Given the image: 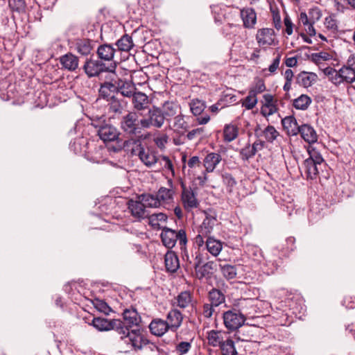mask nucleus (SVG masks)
Instances as JSON below:
<instances>
[{
  "label": "nucleus",
  "mask_w": 355,
  "mask_h": 355,
  "mask_svg": "<svg viewBox=\"0 0 355 355\" xmlns=\"http://www.w3.org/2000/svg\"><path fill=\"white\" fill-rule=\"evenodd\" d=\"M292 304L290 303V309L293 310V314L296 318H301V313H303L306 309L304 304V300L302 296L297 295L291 299Z\"/></svg>",
  "instance_id": "obj_31"
},
{
  "label": "nucleus",
  "mask_w": 355,
  "mask_h": 355,
  "mask_svg": "<svg viewBox=\"0 0 355 355\" xmlns=\"http://www.w3.org/2000/svg\"><path fill=\"white\" fill-rule=\"evenodd\" d=\"M205 130V129L203 127L193 129L187 133V137L189 140H193L196 138L201 139L204 137Z\"/></svg>",
  "instance_id": "obj_56"
},
{
  "label": "nucleus",
  "mask_w": 355,
  "mask_h": 355,
  "mask_svg": "<svg viewBox=\"0 0 355 355\" xmlns=\"http://www.w3.org/2000/svg\"><path fill=\"white\" fill-rule=\"evenodd\" d=\"M340 77L341 83L345 82L347 83H352L355 81V70L343 66L340 69Z\"/></svg>",
  "instance_id": "obj_41"
},
{
  "label": "nucleus",
  "mask_w": 355,
  "mask_h": 355,
  "mask_svg": "<svg viewBox=\"0 0 355 355\" xmlns=\"http://www.w3.org/2000/svg\"><path fill=\"white\" fill-rule=\"evenodd\" d=\"M175 303L180 309L187 308L192 302V295L190 291H182L175 297Z\"/></svg>",
  "instance_id": "obj_37"
},
{
  "label": "nucleus",
  "mask_w": 355,
  "mask_h": 355,
  "mask_svg": "<svg viewBox=\"0 0 355 355\" xmlns=\"http://www.w3.org/2000/svg\"><path fill=\"white\" fill-rule=\"evenodd\" d=\"M123 320L121 322L124 323L129 331H130V328L138 325L141 320L138 313L134 309H125L123 313Z\"/></svg>",
  "instance_id": "obj_21"
},
{
  "label": "nucleus",
  "mask_w": 355,
  "mask_h": 355,
  "mask_svg": "<svg viewBox=\"0 0 355 355\" xmlns=\"http://www.w3.org/2000/svg\"><path fill=\"white\" fill-rule=\"evenodd\" d=\"M116 49L110 44H102L97 49L98 58L103 61H112Z\"/></svg>",
  "instance_id": "obj_28"
},
{
  "label": "nucleus",
  "mask_w": 355,
  "mask_h": 355,
  "mask_svg": "<svg viewBox=\"0 0 355 355\" xmlns=\"http://www.w3.org/2000/svg\"><path fill=\"white\" fill-rule=\"evenodd\" d=\"M92 325L99 331H116L121 335V340L135 351L141 349L143 345L148 343V340L144 338L139 330L129 331L121 320H109L103 318H94Z\"/></svg>",
  "instance_id": "obj_1"
},
{
  "label": "nucleus",
  "mask_w": 355,
  "mask_h": 355,
  "mask_svg": "<svg viewBox=\"0 0 355 355\" xmlns=\"http://www.w3.org/2000/svg\"><path fill=\"white\" fill-rule=\"evenodd\" d=\"M116 93V85L110 82H105L101 84L99 91V99H103L106 101L115 96Z\"/></svg>",
  "instance_id": "obj_26"
},
{
  "label": "nucleus",
  "mask_w": 355,
  "mask_h": 355,
  "mask_svg": "<svg viewBox=\"0 0 355 355\" xmlns=\"http://www.w3.org/2000/svg\"><path fill=\"white\" fill-rule=\"evenodd\" d=\"M8 6L12 12L24 13L26 9L25 0H8Z\"/></svg>",
  "instance_id": "obj_46"
},
{
  "label": "nucleus",
  "mask_w": 355,
  "mask_h": 355,
  "mask_svg": "<svg viewBox=\"0 0 355 355\" xmlns=\"http://www.w3.org/2000/svg\"><path fill=\"white\" fill-rule=\"evenodd\" d=\"M137 199L141 200L146 207L157 208L160 207L156 193H143L138 196Z\"/></svg>",
  "instance_id": "obj_36"
},
{
  "label": "nucleus",
  "mask_w": 355,
  "mask_h": 355,
  "mask_svg": "<svg viewBox=\"0 0 355 355\" xmlns=\"http://www.w3.org/2000/svg\"><path fill=\"white\" fill-rule=\"evenodd\" d=\"M247 317L241 313L236 312L232 309L224 311L223 313V320L225 328L234 331L241 327L245 322Z\"/></svg>",
  "instance_id": "obj_9"
},
{
  "label": "nucleus",
  "mask_w": 355,
  "mask_h": 355,
  "mask_svg": "<svg viewBox=\"0 0 355 355\" xmlns=\"http://www.w3.org/2000/svg\"><path fill=\"white\" fill-rule=\"evenodd\" d=\"M136 89L135 85L129 81L119 80L116 85V93H120L125 97L132 98L137 92Z\"/></svg>",
  "instance_id": "obj_30"
},
{
  "label": "nucleus",
  "mask_w": 355,
  "mask_h": 355,
  "mask_svg": "<svg viewBox=\"0 0 355 355\" xmlns=\"http://www.w3.org/2000/svg\"><path fill=\"white\" fill-rule=\"evenodd\" d=\"M94 306L100 312L103 313L105 314H108L111 310L110 307L107 305V304L99 299H95L93 302Z\"/></svg>",
  "instance_id": "obj_55"
},
{
  "label": "nucleus",
  "mask_w": 355,
  "mask_h": 355,
  "mask_svg": "<svg viewBox=\"0 0 355 355\" xmlns=\"http://www.w3.org/2000/svg\"><path fill=\"white\" fill-rule=\"evenodd\" d=\"M324 25L325 28L332 33H336L338 31V23L334 15L327 17Z\"/></svg>",
  "instance_id": "obj_52"
},
{
  "label": "nucleus",
  "mask_w": 355,
  "mask_h": 355,
  "mask_svg": "<svg viewBox=\"0 0 355 355\" xmlns=\"http://www.w3.org/2000/svg\"><path fill=\"white\" fill-rule=\"evenodd\" d=\"M205 107V102L198 98L192 100L190 103V110L195 116L202 114Z\"/></svg>",
  "instance_id": "obj_48"
},
{
  "label": "nucleus",
  "mask_w": 355,
  "mask_h": 355,
  "mask_svg": "<svg viewBox=\"0 0 355 355\" xmlns=\"http://www.w3.org/2000/svg\"><path fill=\"white\" fill-rule=\"evenodd\" d=\"M263 135L268 141L272 142L278 135L277 131L272 126H268L263 131Z\"/></svg>",
  "instance_id": "obj_60"
},
{
  "label": "nucleus",
  "mask_w": 355,
  "mask_h": 355,
  "mask_svg": "<svg viewBox=\"0 0 355 355\" xmlns=\"http://www.w3.org/2000/svg\"><path fill=\"white\" fill-rule=\"evenodd\" d=\"M168 137L166 134H161L155 137L154 141L157 147L162 148L165 147V145L168 141Z\"/></svg>",
  "instance_id": "obj_63"
},
{
  "label": "nucleus",
  "mask_w": 355,
  "mask_h": 355,
  "mask_svg": "<svg viewBox=\"0 0 355 355\" xmlns=\"http://www.w3.org/2000/svg\"><path fill=\"white\" fill-rule=\"evenodd\" d=\"M261 103L262 104L261 113L263 116L266 117L269 116L276 112L277 107L272 95L269 94H264Z\"/></svg>",
  "instance_id": "obj_17"
},
{
  "label": "nucleus",
  "mask_w": 355,
  "mask_h": 355,
  "mask_svg": "<svg viewBox=\"0 0 355 355\" xmlns=\"http://www.w3.org/2000/svg\"><path fill=\"white\" fill-rule=\"evenodd\" d=\"M164 263L167 272H175L180 268V261L177 254L171 250L167 251L164 256Z\"/></svg>",
  "instance_id": "obj_22"
},
{
  "label": "nucleus",
  "mask_w": 355,
  "mask_h": 355,
  "mask_svg": "<svg viewBox=\"0 0 355 355\" xmlns=\"http://www.w3.org/2000/svg\"><path fill=\"white\" fill-rule=\"evenodd\" d=\"M332 56L327 52L321 51L318 53H312L311 55V60L312 62L320 66L323 62L331 60Z\"/></svg>",
  "instance_id": "obj_47"
},
{
  "label": "nucleus",
  "mask_w": 355,
  "mask_h": 355,
  "mask_svg": "<svg viewBox=\"0 0 355 355\" xmlns=\"http://www.w3.org/2000/svg\"><path fill=\"white\" fill-rule=\"evenodd\" d=\"M178 107V105L173 102L166 101L163 104L160 108L165 121L169 120L176 114Z\"/></svg>",
  "instance_id": "obj_39"
},
{
  "label": "nucleus",
  "mask_w": 355,
  "mask_h": 355,
  "mask_svg": "<svg viewBox=\"0 0 355 355\" xmlns=\"http://www.w3.org/2000/svg\"><path fill=\"white\" fill-rule=\"evenodd\" d=\"M181 250V254L183 261L186 263V267L187 268L192 269V265L193 263V259H192L188 253V251L187 250V245H184V248H180Z\"/></svg>",
  "instance_id": "obj_61"
},
{
  "label": "nucleus",
  "mask_w": 355,
  "mask_h": 355,
  "mask_svg": "<svg viewBox=\"0 0 355 355\" xmlns=\"http://www.w3.org/2000/svg\"><path fill=\"white\" fill-rule=\"evenodd\" d=\"M128 208L130 210L132 216L138 220L144 219L149 216V212L146 209V206L141 201L130 200L128 202Z\"/></svg>",
  "instance_id": "obj_13"
},
{
  "label": "nucleus",
  "mask_w": 355,
  "mask_h": 355,
  "mask_svg": "<svg viewBox=\"0 0 355 355\" xmlns=\"http://www.w3.org/2000/svg\"><path fill=\"white\" fill-rule=\"evenodd\" d=\"M227 336L228 333L225 331L211 329L207 331L206 338L208 345L213 347H220Z\"/></svg>",
  "instance_id": "obj_14"
},
{
  "label": "nucleus",
  "mask_w": 355,
  "mask_h": 355,
  "mask_svg": "<svg viewBox=\"0 0 355 355\" xmlns=\"http://www.w3.org/2000/svg\"><path fill=\"white\" fill-rule=\"evenodd\" d=\"M207 300L209 304L217 308L225 303V295L220 290L212 288L208 293Z\"/></svg>",
  "instance_id": "obj_27"
},
{
  "label": "nucleus",
  "mask_w": 355,
  "mask_h": 355,
  "mask_svg": "<svg viewBox=\"0 0 355 355\" xmlns=\"http://www.w3.org/2000/svg\"><path fill=\"white\" fill-rule=\"evenodd\" d=\"M107 107L110 112L114 114H121L123 110V106L121 101L116 97L107 101Z\"/></svg>",
  "instance_id": "obj_50"
},
{
  "label": "nucleus",
  "mask_w": 355,
  "mask_h": 355,
  "mask_svg": "<svg viewBox=\"0 0 355 355\" xmlns=\"http://www.w3.org/2000/svg\"><path fill=\"white\" fill-rule=\"evenodd\" d=\"M115 44L119 51L125 52L130 51L135 46L132 37L128 34L123 35Z\"/></svg>",
  "instance_id": "obj_35"
},
{
  "label": "nucleus",
  "mask_w": 355,
  "mask_h": 355,
  "mask_svg": "<svg viewBox=\"0 0 355 355\" xmlns=\"http://www.w3.org/2000/svg\"><path fill=\"white\" fill-rule=\"evenodd\" d=\"M256 40L260 47L266 49L276 44V36L272 28H263L257 31Z\"/></svg>",
  "instance_id": "obj_11"
},
{
  "label": "nucleus",
  "mask_w": 355,
  "mask_h": 355,
  "mask_svg": "<svg viewBox=\"0 0 355 355\" xmlns=\"http://www.w3.org/2000/svg\"><path fill=\"white\" fill-rule=\"evenodd\" d=\"M318 80V75L313 72L302 71L296 77V83L307 88L313 85Z\"/></svg>",
  "instance_id": "obj_23"
},
{
  "label": "nucleus",
  "mask_w": 355,
  "mask_h": 355,
  "mask_svg": "<svg viewBox=\"0 0 355 355\" xmlns=\"http://www.w3.org/2000/svg\"><path fill=\"white\" fill-rule=\"evenodd\" d=\"M192 340H191V341H182L176 345L175 350L179 355L186 354L190 351L192 346Z\"/></svg>",
  "instance_id": "obj_54"
},
{
  "label": "nucleus",
  "mask_w": 355,
  "mask_h": 355,
  "mask_svg": "<svg viewBox=\"0 0 355 355\" xmlns=\"http://www.w3.org/2000/svg\"><path fill=\"white\" fill-rule=\"evenodd\" d=\"M166 320L169 329L175 331L181 326L183 316L179 310L173 309L168 313Z\"/></svg>",
  "instance_id": "obj_19"
},
{
  "label": "nucleus",
  "mask_w": 355,
  "mask_h": 355,
  "mask_svg": "<svg viewBox=\"0 0 355 355\" xmlns=\"http://www.w3.org/2000/svg\"><path fill=\"white\" fill-rule=\"evenodd\" d=\"M221 272L223 277L227 280L234 279L237 274L236 267L230 264L221 266Z\"/></svg>",
  "instance_id": "obj_49"
},
{
  "label": "nucleus",
  "mask_w": 355,
  "mask_h": 355,
  "mask_svg": "<svg viewBox=\"0 0 355 355\" xmlns=\"http://www.w3.org/2000/svg\"><path fill=\"white\" fill-rule=\"evenodd\" d=\"M97 133L100 139L105 143L117 140L120 135L117 128L108 123L100 125Z\"/></svg>",
  "instance_id": "obj_12"
},
{
  "label": "nucleus",
  "mask_w": 355,
  "mask_h": 355,
  "mask_svg": "<svg viewBox=\"0 0 355 355\" xmlns=\"http://www.w3.org/2000/svg\"><path fill=\"white\" fill-rule=\"evenodd\" d=\"M265 90L266 86L263 80L259 79L255 83L254 85L250 88L249 92L252 94H254V95L257 96V94L263 92Z\"/></svg>",
  "instance_id": "obj_58"
},
{
  "label": "nucleus",
  "mask_w": 355,
  "mask_h": 355,
  "mask_svg": "<svg viewBox=\"0 0 355 355\" xmlns=\"http://www.w3.org/2000/svg\"><path fill=\"white\" fill-rule=\"evenodd\" d=\"M307 151L309 157L303 162L302 168L307 179L315 180L324 160L316 146H309Z\"/></svg>",
  "instance_id": "obj_3"
},
{
  "label": "nucleus",
  "mask_w": 355,
  "mask_h": 355,
  "mask_svg": "<svg viewBox=\"0 0 355 355\" xmlns=\"http://www.w3.org/2000/svg\"><path fill=\"white\" fill-rule=\"evenodd\" d=\"M239 153V157L243 161H248L255 155L250 143H248L243 148H241Z\"/></svg>",
  "instance_id": "obj_51"
},
{
  "label": "nucleus",
  "mask_w": 355,
  "mask_h": 355,
  "mask_svg": "<svg viewBox=\"0 0 355 355\" xmlns=\"http://www.w3.org/2000/svg\"><path fill=\"white\" fill-rule=\"evenodd\" d=\"M239 135L238 128L232 124H227L223 129L224 140L227 142L234 141Z\"/></svg>",
  "instance_id": "obj_42"
},
{
  "label": "nucleus",
  "mask_w": 355,
  "mask_h": 355,
  "mask_svg": "<svg viewBox=\"0 0 355 355\" xmlns=\"http://www.w3.org/2000/svg\"><path fill=\"white\" fill-rule=\"evenodd\" d=\"M222 243L220 241L214 239L212 237H207L206 241V248L207 251L213 256L216 257L222 250Z\"/></svg>",
  "instance_id": "obj_38"
},
{
  "label": "nucleus",
  "mask_w": 355,
  "mask_h": 355,
  "mask_svg": "<svg viewBox=\"0 0 355 355\" xmlns=\"http://www.w3.org/2000/svg\"><path fill=\"white\" fill-rule=\"evenodd\" d=\"M324 74L333 84L338 85L341 84L340 70L337 71L331 67H327L322 69Z\"/></svg>",
  "instance_id": "obj_43"
},
{
  "label": "nucleus",
  "mask_w": 355,
  "mask_h": 355,
  "mask_svg": "<svg viewBox=\"0 0 355 355\" xmlns=\"http://www.w3.org/2000/svg\"><path fill=\"white\" fill-rule=\"evenodd\" d=\"M293 124L295 127L292 128V135H297L300 133L302 138L309 143V146H313L318 140V135L313 128L307 124L297 125L295 118L290 115V127H292Z\"/></svg>",
  "instance_id": "obj_8"
},
{
  "label": "nucleus",
  "mask_w": 355,
  "mask_h": 355,
  "mask_svg": "<svg viewBox=\"0 0 355 355\" xmlns=\"http://www.w3.org/2000/svg\"><path fill=\"white\" fill-rule=\"evenodd\" d=\"M216 263L214 261H208L203 263L200 268H197L196 276L198 279H202L204 277H209L213 271L216 270Z\"/></svg>",
  "instance_id": "obj_32"
},
{
  "label": "nucleus",
  "mask_w": 355,
  "mask_h": 355,
  "mask_svg": "<svg viewBox=\"0 0 355 355\" xmlns=\"http://www.w3.org/2000/svg\"><path fill=\"white\" fill-rule=\"evenodd\" d=\"M141 115L143 120L141 123L144 124L145 129L150 128H160L165 122L164 116L159 107L153 106L149 107L146 114Z\"/></svg>",
  "instance_id": "obj_6"
},
{
  "label": "nucleus",
  "mask_w": 355,
  "mask_h": 355,
  "mask_svg": "<svg viewBox=\"0 0 355 355\" xmlns=\"http://www.w3.org/2000/svg\"><path fill=\"white\" fill-rule=\"evenodd\" d=\"M300 22L305 27V31L310 36H314L316 34L315 30L311 23L309 15L306 12H301L299 18Z\"/></svg>",
  "instance_id": "obj_45"
},
{
  "label": "nucleus",
  "mask_w": 355,
  "mask_h": 355,
  "mask_svg": "<svg viewBox=\"0 0 355 355\" xmlns=\"http://www.w3.org/2000/svg\"><path fill=\"white\" fill-rule=\"evenodd\" d=\"M237 26L233 24H227L223 26L222 31L225 36L234 35L236 33Z\"/></svg>",
  "instance_id": "obj_62"
},
{
  "label": "nucleus",
  "mask_w": 355,
  "mask_h": 355,
  "mask_svg": "<svg viewBox=\"0 0 355 355\" xmlns=\"http://www.w3.org/2000/svg\"><path fill=\"white\" fill-rule=\"evenodd\" d=\"M149 329L152 334L162 336L169 329L167 322L162 319H154L149 324Z\"/></svg>",
  "instance_id": "obj_24"
},
{
  "label": "nucleus",
  "mask_w": 355,
  "mask_h": 355,
  "mask_svg": "<svg viewBox=\"0 0 355 355\" xmlns=\"http://www.w3.org/2000/svg\"><path fill=\"white\" fill-rule=\"evenodd\" d=\"M241 17L245 28H254L257 22V14L253 8H245L242 9L241 10Z\"/></svg>",
  "instance_id": "obj_25"
},
{
  "label": "nucleus",
  "mask_w": 355,
  "mask_h": 355,
  "mask_svg": "<svg viewBox=\"0 0 355 355\" xmlns=\"http://www.w3.org/2000/svg\"><path fill=\"white\" fill-rule=\"evenodd\" d=\"M123 148L125 151L130 153L131 155L138 156L146 166L152 167L158 161L155 153L149 148H144L138 139H129L125 141Z\"/></svg>",
  "instance_id": "obj_2"
},
{
  "label": "nucleus",
  "mask_w": 355,
  "mask_h": 355,
  "mask_svg": "<svg viewBox=\"0 0 355 355\" xmlns=\"http://www.w3.org/2000/svg\"><path fill=\"white\" fill-rule=\"evenodd\" d=\"M257 103V98L254 95V94H251L248 92V95L244 98L242 102V106L244 107L246 110H252L253 109Z\"/></svg>",
  "instance_id": "obj_53"
},
{
  "label": "nucleus",
  "mask_w": 355,
  "mask_h": 355,
  "mask_svg": "<svg viewBox=\"0 0 355 355\" xmlns=\"http://www.w3.org/2000/svg\"><path fill=\"white\" fill-rule=\"evenodd\" d=\"M223 180L225 184L227 187L232 188L236 184V181L232 175V174L225 173L223 175Z\"/></svg>",
  "instance_id": "obj_64"
},
{
  "label": "nucleus",
  "mask_w": 355,
  "mask_h": 355,
  "mask_svg": "<svg viewBox=\"0 0 355 355\" xmlns=\"http://www.w3.org/2000/svg\"><path fill=\"white\" fill-rule=\"evenodd\" d=\"M322 17V12L319 8H312L309 10V17L310 19L312 26L319 21Z\"/></svg>",
  "instance_id": "obj_57"
},
{
  "label": "nucleus",
  "mask_w": 355,
  "mask_h": 355,
  "mask_svg": "<svg viewBox=\"0 0 355 355\" xmlns=\"http://www.w3.org/2000/svg\"><path fill=\"white\" fill-rule=\"evenodd\" d=\"M222 160V157L219 153H208L203 160V166L205 168L204 174L207 173H211L214 171L216 166Z\"/></svg>",
  "instance_id": "obj_20"
},
{
  "label": "nucleus",
  "mask_w": 355,
  "mask_h": 355,
  "mask_svg": "<svg viewBox=\"0 0 355 355\" xmlns=\"http://www.w3.org/2000/svg\"><path fill=\"white\" fill-rule=\"evenodd\" d=\"M75 46L77 52L83 55H88L93 48L92 41L89 39H78Z\"/></svg>",
  "instance_id": "obj_34"
},
{
  "label": "nucleus",
  "mask_w": 355,
  "mask_h": 355,
  "mask_svg": "<svg viewBox=\"0 0 355 355\" xmlns=\"http://www.w3.org/2000/svg\"><path fill=\"white\" fill-rule=\"evenodd\" d=\"M131 102L135 112L146 110L150 107L148 96L141 92H136L132 97Z\"/></svg>",
  "instance_id": "obj_15"
},
{
  "label": "nucleus",
  "mask_w": 355,
  "mask_h": 355,
  "mask_svg": "<svg viewBox=\"0 0 355 355\" xmlns=\"http://www.w3.org/2000/svg\"><path fill=\"white\" fill-rule=\"evenodd\" d=\"M219 348L221 350L223 355H238L234 341L229 336L225 339V341L223 342V344Z\"/></svg>",
  "instance_id": "obj_40"
},
{
  "label": "nucleus",
  "mask_w": 355,
  "mask_h": 355,
  "mask_svg": "<svg viewBox=\"0 0 355 355\" xmlns=\"http://www.w3.org/2000/svg\"><path fill=\"white\" fill-rule=\"evenodd\" d=\"M253 307V300L250 298L235 299L233 301L232 309L241 313L244 316L250 314V310Z\"/></svg>",
  "instance_id": "obj_16"
},
{
  "label": "nucleus",
  "mask_w": 355,
  "mask_h": 355,
  "mask_svg": "<svg viewBox=\"0 0 355 355\" xmlns=\"http://www.w3.org/2000/svg\"><path fill=\"white\" fill-rule=\"evenodd\" d=\"M142 121V117L139 119L137 112H128L121 117L120 128L125 135L130 137V139H135L134 137H140L142 130L145 129Z\"/></svg>",
  "instance_id": "obj_4"
},
{
  "label": "nucleus",
  "mask_w": 355,
  "mask_h": 355,
  "mask_svg": "<svg viewBox=\"0 0 355 355\" xmlns=\"http://www.w3.org/2000/svg\"><path fill=\"white\" fill-rule=\"evenodd\" d=\"M160 237L163 245L168 249H172L178 243L180 248L187 245L188 240L184 230H174L167 227L162 229Z\"/></svg>",
  "instance_id": "obj_5"
},
{
  "label": "nucleus",
  "mask_w": 355,
  "mask_h": 355,
  "mask_svg": "<svg viewBox=\"0 0 355 355\" xmlns=\"http://www.w3.org/2000/svg\"><path fill=\"white\" fill-rule=\"evenodd\" d=\"M174 191L172 189L166 187H160L156 193L158 201H159L160 206H165L169 205L173 202Z\"/></svg>",
  "instance_id": "obj_29"
},
{
  "label": "nucleus",
  "mask_w": 355,
  "mask_h": 355,
  "mask_svg": "<svg viewBox=\"0 0 355 355\" xmlns=\"http://www.w3.org/2000/svg\"><path fill=\"white\" fill-rule=\"evenodd\" d=\"M115 68V64L106 66L101 60L92 58H87L83 67V71L89 78L98 76L101 73L105 71H114Z\"/></svg>",
  "instance_id": "obj_7"
},
{
  "label": "nucleus",
  "mask_w": 355,
  "mask_h": 355,
  "mask_svg": "<svg viewBox=\"0 0 355 355\" xmlns=\"http://www.w3.org/2000/svg\"><path fill=\"white\" fill-rule=\"evenodd\" d=\"M62 69L69 71H73L78 67L79 60L77 56L71 53H67L59 58Z\"/></svg>",
  "instance_id": "obj_18"
},
{
  "label": "nucleus",
  "mask_w": 355,
  "mask_h": 355,
  "mask_svg": "<svg viewBox=\"0 0 355 355\" xmlns=\"http://www.w3.org/2000/svg\"><path fill=\"white\" fill-rule=\"evenodd\" d=\"M311 103V98L306 95L302 94L293 101V106L297 110H305Z\"/></svg>",
  "instance_id": "obj_44"
},
{
  "label": "nucleus",
  "mask_w": 355,
  "mask_h": 355,
  "mask_svg": "<svg viewBox=\"0 0 355 355\" xmlns=\"http://www.w3.org/2000/svg\"><path fill=\"white\" fill-rule=\"evenodd\" d=\"M205 218H204L202 225L199 227L202 234H209L216 221V215L209 214L208 212L205 211Z\"/></svg>",
  "instance_id": "obj_33"
},
{
  "label": "nucleus",
  "mask_w": 355,
  "mask_h": 355,
  "mask_svg": "<svg viewBox=\"0 0 355 355\" xmlns=\"http://www.w3.org/2000/svg\"><path fill=\"white\" fill-rule=\"evenodd\" d=\"M180 184L182 189L181 200L184 208L188 211L197 208L199 205V202L196 198V194L191 188H187L182 180H181Z\"/></svg>",
  "instance_id": "obj_10"
},
{
  "label": "nucleus",
  "mask_w": 355,
  "mask_h": 355,
  "mask_svg": "<svg viewBox=\"0 0 355 355\" xmlns=\"http://www.w3.org/2000/svg\"><path fill=\"white\" fill-rule=\"evenodd\" d=\"M216 313V307L211 305L208 302H205L202 305V314L205 318L209 319Z\"/></svg>",
  "instance_id": "obj_59"
}]
</instances>
